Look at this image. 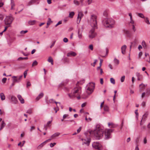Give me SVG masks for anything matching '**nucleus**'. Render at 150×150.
Segmentation results:
<instances>
[{
	"label": "nucleus",
	"instance_id": "20",
	"mask_svg": "<svg viewBox=\"0 0 150 150\" xmlns=\"http://www.w3.org/2000/svg\"><path fill=\"white\" fill-rule=\"evenodd\" d=\"M36 1L35 0H32L28 3L27 6H30L35 3Z\"/></svg>",
	"mask_w": 150,
	"mask_h": 150
},
{
	"label": "nucleus",
	"instance_id": "31",
	"mask_svg": "<svg viewBox=\"0 0 150 150\" xmlns=\"http://www.w3.org/2000/svg\"><path fill=\"white\" fill-rule=\"evenodd\" d=\"M142 45L144 48L146 49L147 48V45L144 41H142Z\"/></svg>",
	"mask_w": 150,
	"mask_h": 150
},
{
	"label": "nucleus",
	"instance_id": "50",
	"mask_svg": "<svg viewBox=\"0 0 150 150\" xmlns=\"http://www.w3.org/2000/svg\"><path fill=\"white\" fill-rule=\"evenodd\" d=\"M92 0H88L86 1V3H88V4L89 5L91 3Z\"/></svg>",
	"mask_w": 150,
	"mask_h": 150
},
{
	"label": "nucleus",
	"instance_id": "62",
	"mask_svg": "<svg viewBox=\"0 0 150 150\" xmlns=\"http://www.w3.org/2000/svg\"><path fill=\"white\" fill-rule=\"evenodd\" d=\"M142 52H140L139 54V57H140L142 55Z\"/></svg>",
	"mask_w": 150,
	"mask_h": 150
},
{
	"label": "nucleus",
	"instance_id": "49",
	"mask_svg": "<svg viewBox=\"0 0 150 150\" xmlns=\"http://www.w3.org/2000/svg\"><path fill=\"white\" fill-rule=\"evenodd\" d=\"M31 83L29 81H28L27 82L26 86L27 87H28V86H30Z\"/></svg>",
	"mask_w": 150,
	"mask_h": 150
},
{
	"label": "nucleus",
	"instance_id": "39",
	"mask_svg": "<svg viewBox=\"0 0 150 150\" xmlns=\"http://www.w3.org/2000/svg\"><path fill=\"white\" fill-rule=\"evenodd\" d=\"M44 146V145L43 144V143H42L38 146V149H40L42 147Z\"/></svg>",
	"mask_w": 150,
	"mask_h": 150
},
{
	"label": "nucleus",
	"instance_id": "44",
	"mask_svg": "<svg viewBox=\"0 0 150 150\" xmlns=\"http://www.w3.org/2000/svg\"><path fill=\"white\" fill-rule=\"evenodd\" d=\"M27 113L30 114H32V110L31 109H29L27 111Z\"/></svg>",
	"mask_w": 150,
	"mask_h": 150
},
{
	"label": "nucleus",
	"instance_id": "7",
	"mask_svg": "<svg viewBox=\"0 0 150 150\" xmlns=\"http://www.w3.org/2000/svg\"><path fill=\"white\" fill-rule=\"evenodd\" d=\"M94 88V84H93V83H89V84H88L86 87L87 93H88L89 94V93L87 91H89L90 92V93H91L92 92Z\"/></svg>",
	"mask_w": 150,
	"mask_h": 150
},
{
	"label": "nucleus",
	"instance_id": "12",
	"mask_svg": "<svg viewBox=\"0 0 150 150\" xmlns=\"http://www.w3.org/2000/svg\"><path fill=\"white\" fill-rule=\"evenodd\" d=\"M82 140L83 141H84L83 142V144H86L87 145H89L91 141V139L90 138H87L86 139H82Z\"/></svg>",
	"mask_w": 150,
	"mask_h": 150
},
{
	"label": "nucleus",
	"instance_id": "1",
	"mask_svg": "<svg viewBox=\"0 0 150 150\" xmlns=\"http://www.w3.org/2000/svg\"><path fill=\"white\" fill-rule=\"evenodd\" d=\"M90 134H93L94 137L96 139H100L103 137L104 134V130L100 128H98L94 131L89 132Z\"/></svg>",
	"mask_w": 150,
	"mask_h": 150
},
{
	"label": "nucleus",
	"instance_id": "19",
	"mask_svg": "<svg viewBox=\"0 0 150 150\" xmlns=\"http://www.w3.org/2000/svg\"><path fill=\"white\" fill-rule=\"evenodd\" d=\"M44 95L43 93H42L39 95L38 97L36 98V100H39L40 98L43 97Z\"/></svg>",
	"mask_w": 150,
	"mask_h": 150
},
{
	"label": "nucleus",
	"instance_id": "37",
	"mask_svg": "<svg viewBox=\"0 0 150 150\" xmlns=\"http://www.w3.org/2000/svg\"><path fill=\"white\" fill-rule=\"evenodd\" d=\"M28 31L27 30H22L20 32V34L23 35L28 32Z\"/></svg>",
	"mask_w": 150,
	"mask_h": 150
},
{
	"label": "nucleus",
	"instance_id": "22",
	"mask_svg": "<svg viewBox=\"0 0 150 150\" xmlns=\"http://www.w3.org/2000/svg\"><path fill=\"white\" fill-rule=\"evenodd\" d=\"M6 123L4 122V121L3 120L2 121L1 125L0 130H1L5 126Z\"/></svg>",
	"mask_w": 150,
	"mask_h": 150
},
{
	"label": "nucleus",
	"instance_id": "16",
	"mask_svg": "<svg viewBox=\"0 0 150 150\" xmlns=\"http://www.w3.org/2000/svg\"><path fill=\"white\" fill-rule=\"evenodd\" d=\"M17 98L20 101L21 103L23 104L24 103V99L22 98L21 95H18L17 96Z\"/></svg>",
	"mask_w": 150,
	"mask_h": 150
},
{
	"label": "nucleus",
	"instance_id": "58",
	"mask_svg": "<svg viewBox=\"0 0 150 150\" xmlns=\"http://www.w3.org/2000/svg\"><path fill=\"white\" fill-rule=\"evenodd\" d=\"M16 82H13V83L11 84V86L10 87V88H11V87L13 86L14 85H15V83Z\"/></svg>",
	"mask_w": 150,
	"mask_h": 150
},
{
	"label": "nucleus",
	"instance_id": "8",
	"mask_svg": "<svg viewBox=\"0 0 150 150\" xmlns=\"http://www.w3.org/2000/svg\"><path fill=\"white\" fill-rule=\"evenodd\" d=\"M96 29V28L92 27V28H91L89 31L88 37L92 39L94 38L96 36V34L95 32V30Z\"/></svg>",
	"mask_w": 150,
	"mask_h": 150
},
{
	"label": "nucleus",
	"instance_id": "6",
	"mask_svg": "<svg viewBox=\"0 0 150 150\" xmlns=\"http://www.w3.org/2000/svg\"><path fill=\"white\" fill-rule=\"evenodd\" d=\"M13 19L14 18L11 15L6 16L4 20L5 24L6 25L11 24Z\"/></svg>",
	"mask_w": 150,
	"mask_h": 150
},
{
	"label": "nucleus",
	"instance_id": "21",
	"mask_svg": "<svg viewBox=\"0 0 150 150\" xmlns=\"http://www.w3.org/2000/svg\"><path fill=\"white\" fill-rule=\"evenodd\" d=\"M60 134V133L59 132H57L53 134L52 135L51 137L52 139H53L54 137H57L58 136H59Z\"/></svg>",
	"mask_w": 150,
	"mask_h": 150
},
{
	"label": "nucleus",
	"instance_id": "5",
	"mask_svg": "<svg viewBox=\"0 0 150 150\" xmlns=\"http://www.w3.org/2000/svg\"><path fill=\"white\" fill-rule=\"evenodd\" d=\"M114 130L113 129H106L104 131L105 139H107L111 138V133L113 132Z\"/></svg>",
	"mask_w": 150,
	"mask_h": 150
},
{
	"label": "nucleus",
	"instance_id": "45",
	"mask_svg": "<svg viewBox=\"0 0 150 150\" xmlns=\"http://www.w3.org/2000/svg\"><path fill=\"white\" fill-rule=\"evenodd\" d=\"M7 79L6 78H4L2 79V81L4 83L6 82V81Z\"/></svg>",
	"mask_w": 150,
	"mask_h": 150
},
{
	"label": "nucleus",
	"instance_id": "61",
	"mask_svg": "<svg viewBox=\"0 0 150 150\" xmlns=\"http://www.w3.org/2000/svg\"><path fill=\"white\" fill-rule=\"evenodd\" d=\"M81 127H79V128L77 129V133H79L81 130Z\"/></svg>",
	"mask_w": 150,
	"mask_h": 150
},
{
	"label": "nucleus",
	"instance_id": "2",
	"mask_svg": "<svg viewBox=\"0 0 150 150\" xmlns=\"http://www.w3.org/2000/svg\"><path fill=\"white\" fill-rule=\"evenodd\" d=\"M81 92V88L79 86H77L74 88L72 90L71 93L68 94V95L70 98H73L80 95Z\"/></svg>",
	"mask_w": 150,
	"mask_h": 150
},
{
	"label": "nucleus",
	"instance_id": "3",
	"mask_svg": "<svg viewBox=\"0 0 150 150\" xmlns=\"http://www.w3.org/2000/svg\"><path fill=\"white\" fill-rule=\"evenodd\" d=\"M102 22L106 28H112L115 24L114 21L110 18H106Z\"/></svg>",
	"mask_w": 150,
	"mask_h": 150
},
{
	"label": "nucleus",
	"instance_id": "34",
	"mask_svg": "<svg viewBox=\"0 0 150 150\" xmlns=\"http://www.w3.org/2000/svg\"><path fill=\"white\" fill-rule=\"evenodd\" d=\"M38 64V62L36 60H35L33 62L32 64V66L33 67L35 66H36Z\"/></svg>",
	"mask_w": 150,
	"mask_h": 150
},
{
	"label": "nucleus",
	"instance_id": "15",
	"mask_svg": "<svg viewBox=\"0 0 150 150\" xmlns=\"http://www.w3.org/2000/svg\"><path fill=\"white\" fill-rule=\"evenodd\" d=\"M76 53L72 51L70 52L67 54V56L68 57L75 56L76 55Z\"/></svg>",
	"mask_w": 150,
	"mask_h": 150
},
{
	"label": "nucleus",
	"instance_id": "52",
	"mask_svg": "<svg viewBox=\"0 0 150 150\" xmlns=\"http://www.w3.org/2000/svg\"><path fill=\"white\" fill-rule=\"evenodd\" d=\"M124 32L125 33L127 34V35H129V31L125 30Z\"/></svg>",
	"mask_w": 150,
	"mask_h": 150
},
{
	"label": "nucleus",
	"instance_id": "14",
	"mask_svg": "<svg viewBox=\"0 0 150 150\" xmlns=\"http://www.w3.org/2000/svg\"><path fill=\"white\" fill-rule=\"evenodd\" d=\"M108 125L109 127L111 128H116L117 126V125L114 124L112 122H109Z\"/></svg>",
	"mask_w": 150,
	"mask_h": 150
},
{
	"label": "nucleus",
	"instance_id": "40",
	"mask_svg": "<svg viewBox=\"0 0 150 150\" xmlns=\"http://www.w3.org/2000/svg\"><path fill=\"white\" fill-rule=\"evenodd\" d=\"M74 4H76V5L78 6L79 5V2H78V1H77V0H74Z\"/></svg>",
	"mask_w": 150,
	"mask_h": 150
},
{
	"label": "nucleus",
	"instance_id": "25",
	"mask_svg": "<svg viewBox=\"0 0 150 150\" xmlns=\"http://www.w3.org/2000/svg\"><path fill=\"white\" fill-rule=\"evenodd\" d=\"M136 14L137 15L140 17L143 18H145L143 14L139 13H137Z\"/></svg>",
	"mask_w": 150,
	"mask_h": 150
},
{
	"label": "nucleus",
	"instance_id": "28",
	"mask_svg": "<svg viewBox=\"0 0 150 150\" xmlns=\"http://www.w3.org/2000/svg\"><path fill=\"white\" fill-rule=\"evenodd\" d=\"M74 15V12H71L69 13V17L71 18H72L73 17Z\"/></svg>",
	"mask_w": 150,
	"mask_h": 150
},
{
	"label": "nucleus",
	"instance_id": "9",
	"mask_svg": "<svg viewBox=\"0 0 150 150\" xmlns=\"http://www.w3.org/2000/svg\"><path fill=\"white\" fill-rule=\"evenodd\" d=\"M23 77V75L20 76L18 78L17 76H13L12 78H13V82L16 83L19 82Z\"/></svg>",
	"mask_w": 150,
	"mask_h": 150
},
{
	"label": "nucleus",
	"instance_id": "47",
	"mask_svg": "<svg viewBox=\"0 0 150 150\" xmlns=\"http://www.w3.org/2000/svg\"><path fill=\"white\" fill-rule=\"evenodd\" d=\"M56 144V143H51L50 144V146L51 147H52Z\"/></svg>",
	"mask_w": 150,
	"mask_h": 150
},
{
	"label": "nucleus",
	"instance_id": "18",
	"mask_svg": "<svg viewBox=\"0 0 150 150\" xmlns=\"http://www.w3.org/2000/svg\"><path fill=\"white\" fill-rule=\"evenodd\" d=\"M127 46L126 45H124L121 47L122 53V54H124L125 53V51L126 49Z\"/></svg>",
	"mask_w": 150,
	"mask_h": 150
},
{
	"label": "nucleus",
	"instance_id": "64",
	"mask_svg": "<svg viewBox=\"0 0 150 150\" xmlns=\"http://www.w3.org/2000/svg\"><path fill=\"white\" fill-rule=\"evenodd\" d=\"M64 86V83H62L60 84H59V87H61Z\"/></svg>",
	"mask_w": 150,
	"mask_h": 150
},
{
	"label": "nucleus",
	"instance_id": "23",
	"mask_svg": "<svg viewBox=\"0 0 150 150\" xmlns=\"http://www.w3.org/2000/svg\"><path fill=\"white\" fill-rule=\"evenodd\" d=\"M0 96L1 99L2 100H4L5 99V96L3 93H0Z\"/></svg>",
	"mask_w": 150,
	"mask_h": 150
},
{
	"label": "nucleus",
	"instance_id": "29",
	"mask_svg": "<svg viewBox=\"0 0 150 150\" xmlns=\"http://www.w3.org/2000/svg\"><path fill=\"white\" fill-rule=\"evenodd\" d=\"M144 21L148 25L150 24V23L149 22V19L148 18L146 17L144 18Z\"/></svg>",
	"mask_w": 150,
	"mask_h": 150
},
{
	"label": "nucleus",
	"instance_id": "10",
	"mask_svg": "<svg viewBox=\"0 0 150 150\" xmlns=\"http://www.w3.org/2000/svg\"><path fill=\"white\" fill-rule=\"evenodd\" d=\"M92 146L95 149H101V145L99 143L94 142L92 144Z\"/></svg>",
	"mask_w": 150,
	"mask_h": 150
},
{
	"label": "nucleus",
	"instance_id": "17",
	"mask_svg": "<svg viewBox=\"0 0 150 150\" xmlns=\"http://www.w3.org/2000/svg\"><path fill=\"white\" fill-rule=\"evenodd\" d=\"M15 5L14 1L13 0H11V10H13L14 9V7Z\"/></svg>",
	"mask_w": 150,
	"mask_h": 150
},
{
	"label": "nucleus",
	"instance_id": "63",
	"mask_svg": "<svg viewBox=\"0 0 150 150\" xmlns=\"http://www.w3.org/2000/svg\"><path fill=\"white\" fill-rule=\"evenodd\" d=\"M100 83L101 84H103V80L102 78L100 79Z\"/></svg>",
	"mask_w": 150,
	"mask_h": 150
},
{
	"label": "nucleus",
	"instance_id": "32",
	"mask_svg": "<svg viewBox=\"0 0 150 150\" xmlns=\"http://www.w3.org/2000/svg\"><path fill=\"white\" fill-rule=\"evenodd\" d=\"M139 86L140 87L139 91L140 92H141L142 89L143 88V87H145V85L144 84H143V83H142L139 85Z\"/></svg>",
	"mask_w": 150,
	"mask_h": 150
},
{
	"label": "nucleus",
	"instance_id": "54",
	"mask_svg": "<svg viewBox=\"0 0 150 150\" xmlns=\"http://www.w3.org/2000/svg\"><path fill=\"white\" fill-rule=\"evenodd\" d=\"M69 115L67 114H64L63 115V119H65L66 117H67Z\"/></svg>",
	"mask_w": 150,
	"mask_h": 150
},
{
	"label": "nucleus",
	"instance_id": "30",
	"mask_svg": "<svg viewBox=\"0 0 150 150\" xmlns=\"http://www.w3.org/2000/svg\"><path fill=\"white\" fill-rule=\"evenodd\" d=\"M78 35L79 38L81 39L82 37V32H80V30L79 29V30L78 31Z\"/></svg>",
	"mask_w": 150,
	"mask_h": 150
},
{
	"label": "nucleus",
	"instance_id": "51",
	"mask_svg": "<svg viewBox=\"0 0 150 150\" xmlns=\"http://www.w3.org/2000/svg\"><path fill=\"white\" fill-rule=\"evenodd\" d=\"M68 41V39L66 38H65L63 39V41L65 42H67Z\"/></svg>",
	"mask_w": 150,
	"mask_h": 150
},
{
	"label": "nucleus",
	"instance_id": "43",
	"mask_svg": "<svg viewBox=\"0 0 150 150\" xmlns=\"http://www.w3.org/2000/svg\"><path fill=\"white\" fill-rule=\"evenodd\" d=\"M146 94L148 95H149L150 94V89L148 88L146 89Z\"/></svg>",
	"mask_w": 150,
	"mask_h": 150
},
{
	"label": "nucleus",
	"instance_id": "55",
	"mask_svg": "<svg viewBox=\"0 0 150 150\" xmlns=\"http://www.w3.org/2000/svg\"><path fill=\"white\" fill-rule=\"evenodd\" d=\"M55 42V41H54L53 42L52 44V45L50 46V47L51 48L54 45Z\"/></svg>",
	"mask_w": 150,
	"mask_h": 150
},
{
	"label": "nucleus",
	"instance_id": "35",
	"mask_svg": "<svg viewBox=\"0 0 150 150\" xmlns=\"http://www.w3.org/2000/svg\"><path fill=\"white\" fill-rule=\"evenodd\" d=\"M110 81L111 83L113 84H114L115 83V80L113 78H110Z\"/></svg>",
	"mask_w": 150,
	"mask_h": 150
},
{
	"label": "nucleus",
	"instance_id": "13",
	"mask_svg": "<svg viewBox=\"0 0 150 150\" xmlns=\"http://www.w3.org/2000/svg\"><path fill=\"white\" fill-rule=\"evenodd\" d=\"M11 101L13 103L16 104L18 102V101L17 100V98L15 96H11Z\"/></svg>",
	"mask_w": 150,
	"mask_h": 150
},
{
	"label": "nucleus",
	"instance_id": "33",
	"mask_svg": "<svg viewBox=\"0 0 150 150\" xmlns=\"http://www.w3.org/2000/svg\"><path fill=\"white\" fill-rule=\"evenodd\" d=\"M104 110L105 111H108L109 110L108 106L106 105H105L104 107Z\"/></svg>",
	"mask_w": 150,
	"mask_h": 150
},
{
	"label": "nucleus",
	"instance_id": "27",
	"mask_svg": "<svg viewBox=\"0 0 150 150\" xmlns=\"http://www.w3.org/2000/svg\"><path fill=\"white\" fill-rule=\"evenodd\" d=\"M35 20L30 21H28V23L30 25H33L35 24Z\"/></svg>",
	"mask_w": 150,
	"mask_h": 150
},
{
	"label": "nucleus",
	"instance_id": "53",
	"mask_svg": "<svg viewBox=\"0 0 150 150\" xmlns=\"http://www.w3.org/2000/svg\"><path fill=\"white\" fill-rule=\"evenodd\" d=\"M141 105L143 107H144L146 105V102L143 101L141 104Z\"/></svg>",
	"mask_w": 150,
	"mask_h": 150
},
{
	"label": "nucleus",
	"instance_id": "11",
	"mask_svg": "<svg viewBox=\"0 0 150 150\" xmlns=\"http://www.w3.org/2000/svg\"><path fill=\"white\" fill-rule=\"evenodd\" d=\"M83 16V14L82 12L80 11L79 12L77 17V18L78 19L77 21V24H79L80 23L81 18Z\"/></svg>",
	"mask_w": 150,
	"mask_h": 150
},
{
	"label": "nucleus",
	"instance_id": "42",
	"mask_svg": "<svg viewBox=\"0 0 150 150\" xmlns=\"http://www.w3.org/2000/svg\"><path fill=\"white\" fill-rule=\"evenodd\" d=\"M137 111H138V110L137 109L135 110V113L136 115V117L137 119L138 118V115H139V114L137 112Z\"/></svg>",
	"mask_w": 150,
	"mask_h": 150
},
{
	"label": "nucleus",
	"instance_id": "24",
	"mask_svg": "<svg viewBox=\"0 0 150 150\" xmlns=\"http://www.w3.org/2000/svg\"><path fill=\"white\" fill-rule=\"evenodd\" d=\"M47 61L49 62H50L52 65H53V60L52 58L51 57H49L48 59L47 60Z\"/></svg>",
	"mask_w": 150,
	"mask_h": 150
},
{
	"label": "nucleus",
	"instance_id": "36",
	"mask_svg": "<svg viewBox=\"0 0 150 150\" xmlns=\"http://www.w3.org/2000/svg\"><path fill=\"white\" fill-rule=\"evenodd\" d=\"M52 120H51V121H48V122L47 123V124H46V125H44V128H45V127H46L47 126H49V125L51 123V122H52Z\"/></svg>",
	"mask_w": 150,
	"mask_h": 150
},
{
	"label": "nucleus",
	"instance_id": "4",
	"mask_svg": "<svg viewBox=\"0 0 150 150\" xmlns=\"http://www.w3.org/2000/svg\"><path fill=\"white\" fill-rule=\"evenodd\" d=\"M97 16L94 14L91 15L90 20V24L92 27L97 28Z\"/></svg>",
	"mask_w": 150,
	"mask_h": 150
},
{
	"label": "nucleus",
	"instance_id": "60",
	"mask_svg": "<svg viewBox=\"0 0 150 150\" xmlns=\"http://www.w3.org/2000/svg\"><path fill=\"white\" fill-rule=\"evenodd\" d=\"M4 18L3 16L2 15L0 14V20H2Z\"/></svg>",
	"mask_w": 150,
	"mask_h": 150
},
{
	"label": "nucleus",
	"instance_id": "46",
	"mask_svg": "<svg viewBox=\"0 0 150 150\" xmlns=\"http://www.w3.org/2000/svg\"><path fill=\"white\" fill-rule=\"evenodd\" d=\"M28 71V70H25L24 72V78H25L26 77V76L27 75V71Z\"/></svg>",
	"mask_w": 150,
	"mask_h": 150
},
{
	"label": "nucleus",
	"instance_id": "56",
	"mask_svg": "<svg viewBox=\"0 0 150 150\" xmlns=\"http://www.w3.org/2000/svg\"><path fill=\"white\" fill-rule=\"evenodd\" d=\"M103 15L104 16H105V17H107V16L108 15V13L106 11H104L103 13Z\"/></svg>",
	"mask_w": 150,
	"mask_h": 150
},
{
	"label": "nucleus",
	"instance_id": "48",
	"mask_svg": "<svg viewBox=\"0 0 150 150\" xmlns=\"http://www.w3.org/2000/svg\"><path fill=\"white\" fill-rule=\"evenodd\" d=\"M62 23V21H59L58 22L56 25H55V27H57V26L58 25H60V24H61Z\"/></svg>",
	"mask_w": 150,
	"mask_h": 150
},
{
	"label": "nucleus",
	"instance_id": "59",
	"mask_svg": "<svg viewBox=\"0 0 150 150\" xmlns=\"http://www.w3.org/2000/svg\"><path fill=\"white\" fill-rule=\"evenodd\" d=\"M89 48L91 49V50H93V46L92 45H89Z\"/></svg>",
	"mask_w": 150,
	"mask_h": 150
},
{
	"label": "nucleus",
	"instance_id": "41",
	"mask_svg": "<svg viewBox=\"0 0 150 150\" xmlns=\"http://www.w3.org/2000/svg\"><path fill=\"white\" fill-rule=\"evenodd\" d=\"M125 76H123L121 77L120 79L121 81V82H122L124 81L125 79Z\"/></svg>",
	"mask_w": 150,
	"mask_h": 150
},
{
	"label": "nucleus",
	"instance_id": "26",
	"mask_svg": "<svg viewBox=\"0 0 150 150\" xmlns=\"http://www.w3.org/2000/svg\"><path fill=\"white\" fill-rule=\"evenodd\" d=\"M54 100L53 99H51L49 100V101L46 100V103L47 104H48L49 103H54Z\"/></svg>",
	"mask_w": 150,
	"mask_h": 150
},
{
	"label": "nucleus",
	"instance_id": "38",
	"mask_svg": "<svg viewBox=\"0 0 150 150\" xmlns=\"http://www.w3.org/2000/svg\"><path fill=\"white\" fill-rule=\"evenodd\" d=\"M114 62L115 63L117 64H119V61L116 58H115L114 59Z\"/></svg>",
	"mask_w": 150,
	"mask_h": 150
},
{
	"label": "nucleus",
	"instance_id": "57",
	"mask_svg": "<svg viewBox=\"0 0 150 150\" xmlns=\"http://www.w3.org/2000/svg\"><path fill=\"white\" fill-rule=\"evenodd\" d=\"M54 110H55V113H56L57 112V111L59 110V108L58 107H57V108H54Z\"/></svg>",
	"mask_w": 150,
	"mask_h": 150
}]
</instances>
